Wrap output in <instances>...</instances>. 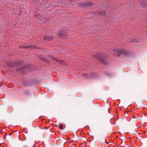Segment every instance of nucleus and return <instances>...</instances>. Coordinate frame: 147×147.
<instances>
[{"mask_svg":"<svg viewBox=\"0 0 147 147\" xmlns=\"http://www.w3.org/2000/svg\"><path fill=\"white\" fill-rule=\"evenodd\" d=\"M100 54L98 53L95 55V57L97 59L99 60L103 64H106L107 61L106 60L102 57H100Z\"/></svg>","mask_w":147,"mask_h":147,"instance_id":"f257e3e1","label":"nucleus"},{"mask_svg":"<svg viewBox=\"0 0 147 147\" xmlns=\"http://www.w3.org/2000/svg\"><path fill=\"white\" fill-rule=\"evenodd\" d=\"M113 51L115 52H116L118 53L126 55L127 54V52L124 50H119L117 49L116 50H113Z\"/></svg>","mask_w":147,"mask_h":147,"instance_id":"f03ea898","label":"nucleus"},{"mask_svg":"<svg viewBox=\"0 0 147 147\" xmlns=\"http://www.w3.org/2000/svg\"><path fill=\"white\" fill-rule=\"evenodd\" d=\"M53 59L55 61H57L59 63H61V64H62L63 63V61L62 60H61L59 59H58L57 58H55L54 57H53Z\"/></svg>","mask_w":147,"mask_h":147,"instance_id":"7ed1b4c3","label":"nucleus"},{"mask_svg":"<svg viewBox=\"0 0 147 147\" xmlns=\"http://www.w3.org/2000/svg\"><path fill=\"white\" fill-rule=\"evenodd\" d=\"M53 39V37H51L50 36H45L43 39H47L48 40H51Z\"/></svg>","mask_w":147,"mask_h":147,"instance_id":"20e7f679","label":"nucleus"},{"mask_svg":"<svg viewBox=\"0 0 147 147\" xmlns=\"http://www.w3.org/2000/svg\"><path fill=\"white\" fill-rule=\"evenodd\" d=\"M98 13L100 15H103L105 14V12L104 11L102 10L100 11H98Z\"/></svg>","mask_w":147,"mask_h":147,"instance_id":"39448f33","label":"nucleus"},{"mask_svg":"<svg viewBox=\"0 0 147 147\" xmlns=\"http://www.w3.org/2000/svg\"><path fill=\"white\" fill-rule=\"evenodd\" d=\"M74 140L76 142L78 140V137L77 136H74Z\"/></svg>","mask_w":147,"mask_h":147,"instance_id":"423d86ee","label":"nucleus"},{"mask_svg":"<svg viewBox=\"0 0 147 147\" xmlns=\"http://www.w3.org/2000/svg\"><path fill=\"white\" fill-rule=\"evenodd\" d=\"M30 46H22V47H22L24 48H26V49H27V48H30Z\"/></svg>","mask_w":147,"mask_h":147,"instance_id":"0eeeda50","label":"nucleus"},{"mask_svg":"<svg viewBox=\"0 0 147 147\" xmlns=\"http://www.w3.org/2000/svg\"><path fill=\"white\" fill-rule=\"evenodd\" d=\"M59 127L61 129H63V126L62 124H60L59 125Z\"/></svg>","mask_w":147,"mask_h":147,"instance_id":"6e6552de","label":"nucleus"},{"mask_svg":"<svg viewBox=\"0 0 147 147\" xmlns=\"http://www.w3.org/2000/svg\"><path fill=\"white\" fill-rule=\"evenodd\" d=\"M24 68L23 67H22V68H20L18 70H22V69Z\"/></svg>","mask_w":147,"mask_h":147,"instance_id":"1a4fd4ad","label":"nucleus"},{"mask_svg":"<svg viewBox=\"0 0 147 147\" xmlns=\"http://www.w3.org/2000/svg\"><path fill=\"white\" fill-rule=\"evenodd\" d=\"M82 76H83L84 77H85V76L87 77V74H83V75H82Z\"/></svg>","mask_w":147,"mask_h":147,"instance_id":"9d476101","label":"nucleus"},{"mask_svg":"<svg viewBox=\"0 0 147 147\" xmlns=\"http://www.w3.org/2000/svg\"><path fill=\"white\" fill-rule=\"evenodd\" d=\"M49 127H45V129H49Z\"/></svg>","mask_w":147,"mask_h":147,"instance_id":"9b49d317","label":"nucleus"},{"mask_svg":"<svg viewBox=\"0 0 147 147\" xmlns=\"http://www.w3.org/2000/svg\"><path fill=\"white\" fill-rule=\"evenodd\" d=\"M16 63L17 64V65H18L20 64V63L18 62H17Z\"/></svg>","mask_w":147,"mask_h":147,"instance_id":"f8f14e48","label":"nucleus"},{"mask_svg":"<svg viewBox=\"0 0 147 147\" xmlns=\"http://www.w3.org/2000/svg\"><path fill=\"white\" fill-rule=\"evenodd\" d=\"M38 16L36 15V16L35 17L36 18H37Z\"/></svg>","mask_w":147,"mask_h":147,"instance_id":"ddd939ff","label":"nucleus"},{"mask_svg":"<svg viewBox=\"0 0 147 147\" xmlns=\"http://www.w3.org/2000/svg\"><path fill=\"white\" fill-rule=\"evenodd\" d=\"M12 134V133H11L9 134V136H11V135Z\"/></svg>","mask_w":147,"mask_h":147,"instance_id":"4468645a","label":"nucleus"},{"mask_svg":"<svg viewBox=\"0 0 147 147\" xmlns=\"http://www.w3.org/2000/svg\"><path fill=\"white\" fill-rule=\"evenodd\" d=\"M14 66V65H11V66H12V67H13V66Z\"/></svg>","mask_w":147,"mask_h":147,"instance_id":"2eb2a0df","label":"nucleus"},{"mask_svg":"<svg viewBox=\"0 0 147 147\" xmlns=\"http://www.w3.org/2000/svg\"><path fill=\"white\" fill-rule=\"evenodd\" d=\"M16 131V132H17V131Z\"/></svg>","mask_w":147,"mask_h":147,"instance_id":"dca6fc26","label":"nucleus"}]
</instances>
